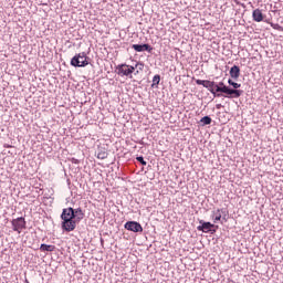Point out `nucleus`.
Returning a JSON list of instances; mask_svg holds the SVG:
<instances>
[{
    "mask_svg": "<svg viewBox=\"0 0 283 283\" xmlns=\"http://www.w3.org/2000/svg\"><path fill=\"white\" fill-rule=\"evenodd\" d=\"M196 83L197 85H202L203 87L209 90V92H211L214 97L221 96V94L218 92H222V94H227L226 98H240L243 94V91L231 90L229 88V86L220 87L216 84V82H211L209 80H197Z\"/></svg>",
    "mask_w": 283,
    "mask_h": 283,
    "instance_id": "obj_1",
    "label": "nucleus"
},
{
    "mask_svg": "<svg viewBox=\"0 0 283 283\" xmlns=\"http://www.w3.org/2000/svg\"><path fill=\"white\" fill-rule=\"evenodd\" d=\"M115 72L118 74V76H127L128 78H134L132 74L136 72V67L129 64H118L115 67Z\"/></svg>",
    "mask_w": 283,
    "mask_h": 283,
    "instance_id": "obj_2",
    "label": "nucleus"
},
{
    "mask_svg": "<svg viewBox=\"0 0 283 283\" xmlns=\"http://www.w3.org/2000/svg\"><path fill=\"white\" fill-rule=\"evenodd\" d=\"M71 65H73V67H85L90 65V62H87L85 53H80L71 60Z\"/></svg>",
    "mask_w": 283,
    "mask_h": 283,
    "instance_id": "obj_3",
    "label": "nucleus"
},
{
    "mask_svg": "<svg viewBox=\"0 0 283 283\" xmlns=\"http://www.w3.org/2000/svg\"><path fill=\"white\" fill-rule=\"evenodd\" d=\"M11 224L13 227V231L21 233V231H23V229H25V219L23 217L13 219L11 221Z\"/></svg>",
    "mask_w": 283,
    "mask_h": 283,
    "instance_id": "obj_4",
    "label": "nucleus"
},
{
    "mask_svg": "<svg viewBox=\"0 0 283 283\" xmlns=\"http://www.w3.org/2000/svg\"><path fill=\"white\" fill-rule=\"evenodd\" d=\"M124 227L127 229V231H133L134 233H143V226L136 221H128Z\"/></svg>",
    "mask_w": 283,
    "mask_h": 283,
    "instance_id": "obj_5",
    "label": "nucleus"
},
{
    "mask_svg": "<svg viewBox=\"0 0 283 283\" xmlns=\"http://www.w3.org/2000/svg\"><path fill=\"white\" fill-rule=\"evenodd\" d=\"M62 220H74L76 218V214H74V209L73 208H65L62 211L61 214Z\"/></svg>",
    "mask_w": 283,
    "mask_h": 283,
    "instance_id": "obj_6",
    "label": "nucleus"
},
{
    "mask_svg": "<svg viewBox=\"0 0 283 283\" xmlns=\"http://www.w3.org/2000/svg\"><path fill=\"white\" fill-rule=\"evenodd\" d=\"M62 229L69 232L74 231V229H76V221H74V219L64 220L62 222Z\"/></svg>",
    "mask_w": 283,
    "mask_h": 283,
    "instance_id": "obj_7",
    "label": "nucleus"
},
{
    "mask_svg": "<svg viewBox=\"0 0 283 283\" xmlns=\"http://www.w3.org/2000/svg\"><path fill=\"white\" fill-rule=\"evenodd\" d=\"M201 226H198V231H202L203 233H209L211 229L216 228V224H212L211 222H202L200 221Z\"/></svg>",
    "mask_w": 283,
    "mask_h": 283,
    "instance_id": "obj_8",
    "label": "nucleus"
},
{
    "mask_svg": "<svg viewBox=\"0 0 283 283\" xmlns=\"http://www.w3.org/2000/svg\"><path fill=\"white\" fill-rule=\"evenodd\" d=\"M252 19H253V21H255L256 23H262V21H264V13H262V10L255 9V10L252 12Z\"/></svg>",
    "mask_w": 283,
    "mask_h": 283,
    "instance_id": "obj_9",
    "label": "nucleus"
},
{
    "mask_svg": "<svg viewBox=\"0 0 283 283\" xmlns=\"http://www.w3.org/2000/svg\"><path fill=\"white\" fill-rule=\"evenodd\" d=\"M133 50L135 52H151V46L149 44H133Z\"/></svg>",
    "mask_w": 283,
    "mask_h": 283,
    "instance_id": "obj_10",
    "label": "nucleus"
},
{
    "mask_svg": "<svg viewBox=\"0 0 283 283\" xmlns=\"http://www.w3.org/2000/svg\"><path fill=\"white\" fill-rule=\"evenodd\" d=\"M230 76L231 78H240V66L234 65L230 69Z\"/></svg>",
    "mask_w": 283,
    "mask_h": 283,
    "instance_id": "obj_11",
    "label": "nucleus"
},
{
    "mask_svg": "<svg viewBox=\"0 0 283 283\" xmlns=\"http://www.w3.org/2000/svg\"><path fill=\"white\" fill-rule=\"evenodd\" d=\"M212 219H213V222H219V220H222V210L217 209L216 211H213Z\"/></svg>",
    "mask_w": 283,
    "mask_h": 283,
    "instance_id": "obj_12",
    "label": "nucleus"
},
{
    "mask_svg": "<svg viewBox=\"0 0 283 283\" xmlns=\"http://www.w3.org/2000/svg\"><path fill=\"white\" fill-rule=\"evenodd\" d=\"M56 247L55 245H48L45 243H42L40 245V251H49V252H52V251H55Z\"/></svg>",
    "mask_w": 283,
    "mask_h": 283,
    "instance_id": "obj_13",
    "label": "nucleus"
},
{
    "mask_svg": "<svg viewBox=\"0 0 283 283\" xmlns=\"http://www.w3.org/2000/svg\"><path fill=\"white\" fill-rule=\"evenodd\" d=\"M200 123H202L203 125H211V117L205 116L200 119Z\"/></svg>",
    "mask_w": 283,
    "mask_h": 283,
    "instance_id": "obj_14",
    "label": "nucleus"
},
{
    "mask_svg": "<svg viewBox=\"0 0 283 283\" xmlns=\"http://www.w3.org/2000/svg\"><path fill=\"white\" fill-rule=\"evenodd\" d=\"M270 25L271 28H273V30H279V32H283V28L279 23L271 22Z\"/></svg>",
    "mask_w": 283,
    "mask_h": 283,
    "instance_id": "obj_15",
    "label": "nucleus"
},
{
    "mask_svg": "<svg viewBox=\"0 0 283 283\" xmlns=\"http://www.w3.org/2000/svg\"><path fill=\"white\" fill-rule=\"evenodd\" d=\"M74 216H78V220H83V210L81 208L74 210Z\"/></svg>",
    "mask_w": 283,
    "mask_h": 283,
    "instance_id": "obj_16",
    "label": "nucleus"
},
{
    "mask_svg": "<svg viewBox=\"0 0 283 283\" xmlns=\"http://www.w3.org/2000/svg\"><path fill=\"white\" fill-rule=\"evenodd\" d=\"M228 83H229V85L234 87V90H239V87H242V84L235 83L232 80H229Z\"/></svg>",
    "mask_w": 283,
    "mask_h": 283,
    "instance_id": "obj_17",
    "label": "nucleus"
},
{
    "mask_svg": "<svg viewBox=\"0 0 283 283\" xmlns=\"http://www.w3.org/2000/svg\"><path fill=\"white\" fill-rule=\"evenodd\" d=\"M134 67L135 70L139 69V71L143 72V70H145V64L143 62H137Z\"/></svg>",
    "mask_w": 283,
    "mask_h": 283,
    "instance_id": "obj_18",
    "label": "nucleus"
},
{
    "mask_svg": "<svg viewBox=\"0 0 283 283\" xmlns=\"http://www.w3.org/2000/svg\"><path fill=\"white\" fill-rule=\"evenodd\" d=\"M97 158H98L99 160H105V158H107V153H105V151L98 153V154H97Z\"/></svg>",
    "mask_w": 283,
    "mask_h": 283,
    "instance_id": "obj_19",
    "label": "nucleus"
},
{
    "mask_svg": "<svg viewBox=\"0 0 283 283\" xmlns=\"http://www.w3.org/2000/svg\"><path fill=\"white\" fill-rule=\"evenodd\" d=\"M136 160L138 161V163H140V165H147V161H145V158H143L142 156L140 157H137L136 158Z\"/></svg>",
    "mask_w": 283,
    "mask_h": 283,
    "instance_id": "obj_20",
    "label": "nucleus"
},
{
    "mask_svg": "<svg viewBox=\"0 0 283 283\" xmlns=\"http://www.w3.org/2000/svg\"><path fill=\"white\" fill-rule=\"evenodd\" d=\"M153 83H156V85H158V83H160V75H155L153 78Z\"/></svg>",
    "mask_w": 283,
    "mask_h": 283,
    "instance_id": "obj_21",
    "label": "nucleus"
},
{
    "mask_svg": "<svg viewBox=\"0 0 283 283\" xmlns=\"http://www.w3.org/2000/svg\"><path fill=\"white\" fill-rule=\"evenodd\" d=\"M218 87H227L223 82H220Z\"/></svg>",
    "mask_w": 283,
    "mask_h": 283,
    "instance_id": "obj_22",
    "label": "nucleus"
},
{
    "mask_svg": "<svg viewBox=\"0 0 283 283\" xmlns=\"http://www.w3.org/2000/svg\"><path fill=\"white\" fill-rule=\"evenodd\" d=\"M138 74V71L135 72V75Z\"/></svg>",
    "mask_w": 283,
    "mask_h": 283,
    "instance_id": "obj_23",
    "label": "nucleus"
}]
</instances>
